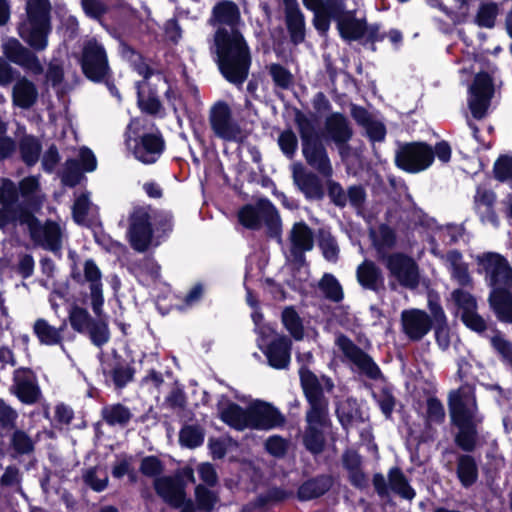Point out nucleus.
<instances>
[{
    "instance_id": "39448f33",
    "label": "nucleus",
    "mask_w": 512,
    "mask_h": 512,
    "mask_svg": "<svg viewBox=\"0 0 512 512\" xmlns=\"http://www.w3.org/2000/svg\"><path fill=\"white\" fill-rule=\"evenodd\" d=\"M295 124L300 135L302 154L307 165L323 177L330 178L333 174L332 164L314 123L304 113L297 110Z\"/></svg>"
},
{
    "instance_id": "bb28decb",
    "label": "nucleus",
    "mask_w": 512,
    "mask_h": 512,
    "mask_svg": "<svg viewBox=\"0 0 512 512\" xmlns=\"http://www.w3.org/2000/svg\"><path fill=\"white\" fill-rule=\"evenodd\" d=\"M241 14L238 5L232 0L218 1L212 8L209 25L215 27H226L227 29H239Z\"/></svg>"
},
{
    "instance_id": "9d476101",
    "label": "nucleus",
    "mask_w": 512,
    "mask_h": 512,
    "mask_svg": "<svg viewBox=\"0 0 512 512\" xmlns=\"http://www.w3.org/2000/svg\"><path fill=\"white\" fill-rule=\"evenodd\" d=\"M433 162V147L426 142L404 143L398 148L395 155L396 166L412 174L428 169Z\"/></svg>"
},
{
    "instance_id": "a19ab883",
    "label": "nucleus",
    "mask_w": 512,
    "mask_h": 512,
    "mask_svg": "<svg viewBox=\"0 0 512 512\" xmlns=\"http://www.w3.org/2000/svg\"><path fill=\"white\" fill-rule=\"evenodd\" d=\"M137 105L142 113L150 116H157L163 110L157 90L149 87L148 93L145 95L140 89V82L137 83Z\"/></svg>"
},
{
    "instance_id": "a211bd4d",
    "label": "nucleus",
    "mask_w": 512,
    "mask_h": 512,
    "mask_svg": "<svg viewBox=\"0 0 512 512\" xmlns=\"http://www.w3.org/2000/svg\"><path fill=\"white\" fill-rule=\"evenodd\" d=\"M156 494L170 507L179 509L186 497V482L183 475L162 476L154 480Z\"/></svg>"
},
{
    "instance_id": "c9c22d12",
    "label": "nucleus",
    "mask_w": 512,
    "mask_h": 512,
    "mask_svg": "<svg viewBox=\"0 0 512 512\" xmlns=\"http://www.w3.org/2000/svg\"><path fill=\"white\" fill-rule=\"evenodd\" d=\"M100 415L107 425L121 428H125L133 418L129 407L120 402L103 406Z\"/></svg>"
},
{
    "instance_id": "e2e57ef3",
    "label": "nucleus",
    "mask_w": 512,
    "mask_h": 512,
    "mask_svg": "<svg viewBox=\"0 0 512 512\" xmlns=\"http://www.w3.org/2000/svg\"><path fill=\"white\" fill-rule=\"evenodd\" d=\"M374 398L379 406L380 411L386 419H391L396 406V398L389 387H383Z\"/></svg>"
},
{
    "instance_id": "79ce46f5",
    "label": "nucleus",
    "mask_w": 512,
    "mask_h": 512,
    "mask_svg": "<svg viewBox=\"0 0 512 512\" xmlns=\"http://www.w3.org/2000/svg\"><path fill=\"white\" fill-rule=\"evenodd\" d=\"M33 333L38 341L46 346L61 345L63 335L60 334L56 327L50 325L47 320L38 318L33 325Z\"/></svg>"
},
{
    "instance_id": "393cba45",
    "label": "nucleus",
    "mask_w": 512,
    "mask_h": 512,
    "mask_svg": "<svg viewBox=\"0 0 512 512\" xmlns=\"http://www.w3.org/2000/svg\"><path fill=\"white\" fill-rule=\"evenodd\" d=\"M261 350L272 368L283 370L291 361L292 340L286 335H277Z\"/></svg>"
},
{
    "instance_id": "4be33fe9",
    "label": "nucleus",
    "mask_w": 512,
    "mask_h": 512,
    "mask_svg": "<svg viewBox=\"0 0 512 512\" xmlns=\"http://www.w3.org/2000/svg\"><path fill=\"white\" fill-rule=\"evenodd\" d=\"M402 331L412 342L422 340L432 329L430 315L421 309L403 310L401 313Z\"/></svg>"
},
{
    "instance_id": "09e8293b",
    "label": "nucleus",
    "mask_w": 512,
    "mask_h": 512,
    "mask_svg": "<svg viewBox=\"0 0 512 512\" xmlns=\"http://www.w3.org/2000/svg\"><path fill=\"white\" fill-rule=\"evenodd\" d=\"M37 211L38 210H33L27 206L24 202L18 209H15V219H17L21 225H27L30 236L34 241L40 238L41 230V222L34 215V212Z\"/></svg>"
},
{
    "instance_id": "9b49d317",
    "label": "nucleus",
    "mask_w": 512,
    "mask_h": 512,
    "mask_svg": "<svg viewBox=\"0 0 512 512\" xmlns=\"http://www.w3.org/2000/svg\"><path fill=\"white\" fill-rule=\"evenodd\" d=\"M378 261L384 264L389 276L396 279L402 287L415 289L419 285V266L410 255L392 252L389 255H382Z\"/></svg>"
},
{
    "instance_id": "c03bdc74",
    "label": "nucleus",
    "mask_w": 512,
    "mask_h": 512,
    "mask_svg": "<svg viewBox=\"0 0 512 512\" xmlns=\"http://www.w3.org/2000/svg\"><path fill=\"white\" fill-rule=\"evenodd\" d=\"M294 496L293 491L286 490L282 487H270L265 493H260L253 501V507L256 509H264L269 504H277L284 502Z\"/></svg>"
},
{
    "instance_id": "5fc2aeb1",
    "label": "nucleus",
    "mask_w": 512,
    "mask_h": 512,
    "mask_svg": "<svg viewBox=\"0 0 512 512\" xmlns=\"http://www.w3.org/2000/svg\"><path fill=\"white\" fill-rule=\"evenodd\" d=\"M10 437V447L18 455H28L34 452L35 443L32 438L22 429H13Z\"/></svg>"
},
{
    "instance_id": "2eb2a0df",
    "label": "nucleus",
    "mask_w": 512,
    "mask_h": 512,
    "mask_svg": "<svg viewBox=\"0 0 512 512\" xmlns=\"http://www.w3.org/2000/svg\"><path fill=\"white\" fill-rule=\"evenodd\" d=\"M469 109L475 119L485 117L494 95L493 79L488 72L477 73L469 88Z\"/></svg>"
},
{
    "instance_id": "0e129e2a",
    "label": "nucleus",
    "mask_w": 512,
    "mask_h": 512,
    "mask_svg": "<svg viewBox=\"0 0 512 512\" xmlns=\"http://www.w3.org/2000/svg\"><path fill=\"white\" fill-rule=\"evenodd\" d=\"M98 467H89L82 472V480L84 484L94 492H103L109 484L108 476L105 475L103 478L97 476Z\"/></svg>"
},
{
    "instance_id": "8fccbe9b",
    "label": "nucleus",
    "mask_w": 512,
    "mask_h": 512,
    "mask_svg": "<svg viewBox=\"0 0 512 512\" xmlns=\"http://www.w3.org/2000/svg\"><path fill=\"white\" fill-rule=\"evenodd\" d=\"M94 319L86 308L77 304H73L69 309L68 321L71 328L79 334H84Z\"/></svg>"
},
{
    "instance_id": "4d7b16f0",
    "label": "nucleus",
    "mask_w": 512,
    "mask_h": 512,
    "mask_svg": "<svg viewBox=\"0 0 512 512\" xmlns=\"http://www.w3.org/2000/svg\"><path fill=\"white\" fill-rule=\"evenodd\" d=\"M268 73L276 87L287 90L293 84V75L288 68L280 63H272L268 66Z\"/></svg>"
},
{
    "instance_id": "69168bd1",
    "label": "nucleus",
    "mask_w": 512,
    "mask_h": 512,
    "mask_svg": "<svg viewBox=\"0 0 512 512\" xmlns=\"http://www.w3.org/2000/svg\"><path fill=\"white\" fill-rule=\"evenodd\" d=\"M278 145L282 153L292 159L298 148V139L291 129L282 131L278 137Z\"/></svg>"
},
{
    "instance_id": "680f3d73",
    "label": "nucleus",
    "mask_w": 512,
    "mask_h": 512,
    "mask_svg": "<svg viewBox=\"0 0 512 512\" xmlns=\"http://www.w3.org/2000/svg\"><path fill=\"white\" fill-rule=\"evenodd\" d=\"M319 248L322 251L323 257L332 263H336L339 259V246L336 238L331 234H322L318 242Z\"/></svg>"
},
{
    "instance_id": "473e14b6",
    "label": "nucleus",
    "mask_w": 512,
    "mask_h": 512,
    "mask_svg": "<svg viewBox=\"0 0 512 512\" xmlns=\"http://www.w3.org/2000/svg\"><path fill=\"white\" fill-rule=\"evenodd\" d=\"M38 99L36 85L24 76H20L12 89V103L21 109H30Z\"/></svg>"
},
{
    "instance_id": "a878e982",
    "label": "nucleus",
    "mask_w": 512,
    "mask_h": 512,
    "mask_svg": "<svg viewBox=\"0 0 512 512\" xmlns=\"http://www.w3.org/2000/svg\"><path fill=\"white\" fill-rule=\"evenodd\" d=\"M284 21L290 42L297 46L306 38V22L303 12L295 0H285Z\"/></svg>"
},
{
    "instance_id": "de8ad7c7",
    "label": "nucleus",
    "mask_w": 512,
    "mask_h": 512,
    "mask_svg": "<svg viewBox=\"0 0 512 512\" xmlns=\"http://www.w3.org/2000/svg\"><path fill=\"white\" fill-rule=\"evenodd\" d=\"M281 320L285 329L296 341L304 338L303 321L294 306H287L283 309Z\"/></svg>"
},
{
    "instance_id": "4c0bfd02",
    "label": "nucleus",
    "mask_w": 512,
    "mask_h": 512,
    "mask_svg": "<svg viewBox=\"0 0 512 512\" xmlns=\"http://www.w3.org/2000/svg\"><path fill=\"white\" fill-rule=\"evenodd\" d=\"M387 477L389 491L391 490L407 500H412L416 496L414 488L409 484L407 477L400 467L394 466L390 468Z\"/></svg>"
},
{
    "instance_id": "58836bf2",
    "label": "nucleus",
    "mask_w": 512,
    "mask_h": 512,
    "mask_svg": "<svg viewBox=\"0 0 512 512\" xmlns=\"http://www.w3.org/2000/svg\"><path fill=\"white\" fill-rule=\"evenodd\" d=\"M290 241V249L310 251L314 245L313 231L304 221L296 222L290 232Z\"/></svg>"
},
{
    "instance_id": "c85d7f7f",
    "label": "nucleus",
    "mask_w": 512,
    "mask_h": 512,
    "mask_svg": "<svg viewBox=\"0 0 512 512\" xmlns=\"http://www.w3.org/2000/svg\"><path fill=\"white\" fill-rule=\"evenodd\" d=\"M334 478L330 474H319L302 482L296 492L299 501L318 499L331 490Z\"/></svg>"
},
{
    "instance_id": "6ab92c4d",
    "label": "nucleus",
    "mask_w": 512,
    "mask_h": 512,
    "mask_svg": "<svg viewBox=\"0 0 512 512\" xmlns=\"http://www.w3.org/2000/svg\"><path fill=\"white\" fill-rule=\"evenodd\" d=\"M324 128L327 138L335 143L340 155H347L350 150L349 141L353 137V129L347 117L334 112L326 118Z\"/></svg>"
},
{
    "instance_id": "f257e3e1",
    "label": "nucleus",
    "mask_w": 512,
    "mask_h": 512,
    "mask_svg": "<svg viewBox=\"0 0 512 512\" xmlns=\"http://www.w3.org/2000/svg\"><path fill=\"white\" fill-rule=\"evenodd\" d=\"M448 409L451 423L458 428L454 439L455 444L466 452L458 455L456 459V476L464 488H469L477 482L479 476L477 462L469 453L476 449L477 428L482 421L474 388L462 386L451 391L448 396Z\"/></svg>"
},
{
    "instance_id": "bf43d9fd",
    "label": "nucleus",
    "mask_w": 512,
    "mask_h": 512,
    "mask_svg": "<svg viewBox=\"0 0 512 512\" xmlns=\"http://www.w3.org/2000/svg\"><path fill=\"white\" fill-rule=\"evenodd\" d=\"M18 199V189L15 183L8 178L2 179L0 184V206L15 210Z\"/></svg>"
},
{
    "instance_id": "f704fd0d",
    "label": "nucleus",
    "mask_w": 512,
    "mask_h": 512,
    "mask_svg": "<svg viewBox=\"0 0 512 512\" xmlns=\"http://www.w3.org/2000/svg\"><path fill=\"white\" fill-rule=\"evenodd\" d=\"M336 417L344 430H348L353 422H363L362 411L354 397H348L336 403Z\"/></svg>"
},
{
    "instance_id": "ddd939ff",
    "label": "nucleus",
    "mask_w": 512,
    "mask_h": 512,
    "mask_svg": "<svg viewBox=\"0 0 512 512\" xmlns=\"http://www.w3.org/2000/svg\"><path fill=\"white\" fill-rule=\"evenodd\" d=\"M150 213L144 208L134 210L129 217L128 239L133 250L146 252L154 238Z\"/></svg>"
},
{
    "instance_id": "4468645a",
    "label": "nucleus",
    "mask_w": 512,
    "mask_h": 512,
    "mask_svg": "<svg viewBox=\"0 0 512 512\" xmlns=\"http://www.w3.org/2000/svg\"><path fill=\"white\" fill-rule=\"evenodd\" d=\"M210 127L216 137L224 141H236L241 134L239 124L233 119L229 104L219 100L209 111Z\"/></svg>"
},
{
    "instance_id": "1a4fd4ad",
    "label": "nucleus",
    "mask_w": 512,
    "mask_h": 512,
    "mask_svg": "<svg viewBox=\"0 0 512 512\" xmlns=\"http://www.w3.org/2000/svg\"><path fill=\"white\" fill-rule=\"evenodd\" d=\"M79 63L83 75L93 83L100 84L112 74L106 50L96 39L84 44Z\"/></svg>"
},
{
    "instance_id": "a18cd8bd",
    "label": "nucleus",
    "mask_w": 512,
    "mask_h": 512,
    "mask_svg": "<svg viewBox=\"0 0 512 512\" xmlns=\"http://www.w3.org/2000/svg\"><path fill=\"white\" fill-rule=\"evenodd\" d=\"M38 188L39 182L34 176L23 178L17 188L18 195L22 196L23 202L33 210H40L42 205L41 200L35 195Z\"/></svg>"
},
{
    "instance_id": "ea45409f",
    "label": "nucleus",
    "mask_w": 512,
    "mask_h": 512,
    "mask_svg": "<svg viewBox=\"0 0 512 512\" xmlns=\"http://www.w3.org/2000/svg\"><path fill=\"white\" fill-rule=\"evenodd\" d=\"M150 217L156 239L168 238L174 229L173 213L167 210L155 209Z\"/></svg>"
},
{
    "instance_id": "2f4dec72",
    "label": "nucleus",
    "mask_w": 512,
    "mask_h": 512,
    "mask_svg": "<svg viewBox=\"0 0 512 512\" xmlns=\"http://www.w3.org/2000/svg\"><path fill=\"white\" fill-rule=\"evenodd\" d=\"M342 0H337L341 2ZM304 7L313 12L312 24L318 34L322 37L329 32L330 3L334 0H302ZM336 2V0H335Z\"/></svg>"
},
{
    "instance_id": "3c124183",
    "label": "nucleus",
    "mask_w": 512,
    "mask_h": 512,
    "mask_svg": "<svg viewBox=\"0 0 512 512\" xmlns=\"http://www.w3.org/2000/svg\"><path fill=\"white\" fill-rule=\"evenodd\" d=\"M83 335H87L93 345L101 348L110 339L108 322L101 315L97 316Z\"/></svg>"
},
{
    "instance_id": "7ed1b4c3",
    "label": "nucleus",
    "mask_w": 512,
    "mask_h": 512,
    "mask_svg": "<svg viewBox=\"0 0 512 512\" xmlns=\"http://www.w3.org/2000/svg\"><path fill=\"white\" fill-rule=\"evenodd\" d=\"M210 52L225 80L237 86L247 80L252 57L240 29L218 27L213 35Z\"/></svg>"
},
{
    "instance_id": "20e7f679",
    "label": "nucleus",
    "mask_w": 512,
    "mask_h": 512,
    "mask_svg": "<svg viewBox=\"0 0 512 512\" xmlns=\"http://www.w3.org/2000/svg\"><path fill=\"white\" fill-rule=\"evenodd\" d=\"M298 373L300 385L309 406L305 415L307 427L303 435V444L307 451L317 455L325 448L322 428L330 425L329 400L323 394L318 377L306 365H302Z\"/></svg>"
},
{
    "instance_id": "774afa93",
    "label": "nucleus",
    "mask_w": 512,
    "mask_h": 512,
    "mask_svg": "<svg viewBox=\"0 0 512 512\" xmlns=\"http://www.w3.org/2000/svg\"><path fill=\"white\" fill-rule=\"evenodd\" d=\"M493 173L496 180L506 182L512 179V157L500 156L493 165Z\"/></svg>"
},
{
    "instance_id": "864d4df0",
    "label": "nucleus",
    "mask_w": 512,
    "mask_h": 512,
    "mask_svg": "<svg viewBox=\"0 0 512 512\" xmlns=\"http://www.w3.org/2000/svg\"><path fill=\"white\" fill-rule=\"evenodd\" d=\"M204 438V431L198 425H184L179 432V443L189 449L201 446Z\"/></svg>"
},
{
    "instance_id": "72a5a7b5",
    "label": "nucleus",
    "mask_w": 512,
    "mask_h": 512,
    "mask_svg": "<svg viewBox=\"0 0 512 512\" xmlns=\"http://www.w3.org/2000/svg\"><path fill=\"white\" fill-rule=\"evenodd\" d=\"M217 407L220 420L229 427L237 431H243L249 428V406L247 408H243L235 402L228 401L225 408L221 409L220 403Z\"/></svg>"
},
{
    "instance_id": "f8f14e48",
    "label": "nucleus",
    "mask_w": 512,
    "mask_h": 512,
    "mask_svg": "<svg viewBox=\"0 0 512 512\" xmlns=\"http://www.w3.org/2000/svg\"><path fill=\"white\" fill-rule=\"evenodd\" d=\"M336 345L343 355L352 362L362 374L371 380L382 378V372L373 358L356 345L347 335L341 333L336 338Z\"/></svg>"
},
{
    "instance_id": "c756f323",
    "label": "nucleus",
    "mask_w": 512,
    "mask_h": 512,
    "mask_svg": "<svg viewBox=\"0 0 512 512\" xmlns=\"http://www.w3.org/2000/svg\"><path fill=\"white\" fill-rule=\"evenodd\" d=\"M488 302L500 322L512 324V287L491 289Z\"/></svg>"
},
{
    "instance_id": "6e6d98bb",
    "label": "nucleus",
    "mask_w": 512,
    "mask_h": 512,
    "mask_svg": "<svg viewBox=\"0 0 512 512\" xmlns=\"http://www.w3.org/2000/svg\"><path fill=\"white\" fill-rule=\"evenodd\" d=\"M195 502L198 510L202 512H211L217 504L219 497L217 493L210 490L203 484L195 487Z\"/></svg>"
},
{
    "instance_id": "cd10ccee",
    "label": "nucleus",
    "mask_w": 512,
    "mask_h": 512,
    "mask_svg": "<svg viewBox=\"0 0 512 512\" xmlns=\"http://www.w3.org/2000/svg\"><path fill=\"white\" fill-rule=\"evenodd\" d=\"M84 277L87 282L90 283V297L91 307L96 316H100L103 313V285H102V273L95 263L94 260L88 259L84 263Z\"/></svg>"
},
{
    "instance_id": "0eeeda50",
    "label": "nucleus",
    "mask_w": 512,
    "mask_h": 512,
    "mask_svg": "<svg viewBox=\"0 0 512 512\" xmlns=\"http://www.w3.org/2000/svg\"><path fill=\"white\" fill-rule=\"evenodd\" d=\"M477 273L484 275L491 289L512 287V267L505 256L497 252H484L476 256Z\"/></svg>"
},
{
    "instance_id": "f03ea898",
    "label": "nucleus",
    "mask_w": 512,
    "mask_h": 512,
    "mask_svg": "<svg viewBox=\"0 0 512 512\" xmlns=\"http://www.w3.org/2000/svg\"><path fill=\"white\" fill-rule=\"evenodd\" d=\"M51 9L49 0L26 1V18L18 24L17 31L31 49L22 45L16 38H9L2 45L6 60L35 75L43 73V66L34 51H43L48 46V36L52 30Z\"/></svg>"
},
{
    "instance_id": "6e6552de",
    "label": "nucleus",
    "mask_w": 512,
    "mask_h": 512,
    "mask_svg": "<svg viewBox=\"0 0 512 512\" xmlns=\"http://www.w3.org/2000/svg\"><path fill=\"white\" fill-rule=\"evenodd\" d=\"M329 27L331 21L336 24V29L340 38L346 42L359 41L364 38L367 32V20L365 18H357L356 10L346 9V0L341 2L330 3Z\"/></svg>"
},
{
    "instance_id": "b1692460",
    "label": "nucleus",
    "mask_w": 512,
    "mask_h": 512,
    "mask_svg": "<svg viewBox=\"0 0 512 512\" xmlns=\"http://www.w3.org/2000/svg\"><path fill=\"white\" fill-rule=\"evenodd\" d=\"M293 181L306 200L321 201L325 196L324 185L314 172L307 171L301 165L293 169Z\"/></svg>"
},
{
    "instance_id": "338daca9",
    "label": "nucleus",
    "mask_w": 512,
    "mask_h": 512,
    "mask_svg": "<svg viewBox=\"0 0 512 512\" xmlns=\"http://www.w3.org/2000/svg\"><path fill=\"white\" fill-rule=\"evenodd\" d=\"M451 296L455 305L461 309L462 312L477 310L476 298L470 292L458 288L452 292Z\"/></svg>"
},
{
    "instance_id": "f3484780",
    "label": "nucleus",
    "mask_w": 512,
    "mask_h": 512,
    "mask_svg": "<svg viewBox=\"0 0 512 512\" xmlns=\"http://www.w3.org/2000/svg\"><path fill=\"white\" fill-rule=\"evenodd\" d=\"M10 392L22 404L34 405L42 398V391L35 372L29 367L14 370Z\"/></svg>"
},
{
    "instance_id": "37998d69",
    "label": "nucleus",
    "mask_w": 512,
    "mask_h": 512,
    "mask_svg": "<svg viewBox=\"0 0 512 512\" xmlns=\"http://www.w3.org/2000/svg\"><path fill=\"white\" fill-rule=\"evenodd\" d=\"M43 240L42 246L52 252H58L62 246V233L60 225L52 220H47L41 225L40 238Z\"/></svg>"
},
{
    "instance_id": "7c9ffc66",
    "label": "nucleus",
    "mask_w": 512,
    "mask_h": 512,
    "mask_svg": "<svg viewBox=\"0 0 512 512\" xmlns=\"http://www.w3.org/2000/svg\"><path fill=\"white\" fill-rule=\"evenodd\" d=\"M357 281L366 290L379 293L385 290L381 269L371 260H364L356 270Z\"/></svg>"
},
{
    "instance_id": "49530a36",
    "label": "nucleus",
    "mask_w": 512,
    "mask_h": 512,
    "mask_svg": "<svg viewBox=\"0 0 512 512\" xmlns=\"http://www.w3.org/2000/svg\"><path fill=\"white\" fill-rule=\"evenodd\" d=\"M318 289L329 301L339 303L344 299L343 288L338 279L331 273L323 274L318 282Z\"/></svg>"
},
{
    "instance_id": "dca6fc26",
    "label": "nucleus",
    "mask_w": 512,
    "mask_h": 512,
    "mask_svg": "<svg viewBox=\"0 0 512 512\" xmlns=\"http://www.w3.org/2000/svg\"><path fill=\"white\" fill-rule=\"evenodd\" d=\"M249 429L269 431L283 427L285 415L272 403L255 400L249 404Z\"/></svg>"
},
{
    "instance_id": "603ef678",
    "label": "nucleus",
    "mask_w": 512,
    "mask_h": 512,
    "mask_svg": "<svg viewBox=\"0 0 512 512\" xmlns=\"http://www.w3.org/2000/svg\"><path fill=\"white\" fill-rule=\"evenodd\" d=\"M379 238L374 239L373 243L377 252V260L381 259L382 255H389L385 249L393 248L397 243V235L393 228L388 224L382 223L379 225Z\"/></svg>"
},
{
    "instance_id": "052dcab7",
    "label": "nucleus",
    "mask_w": 512,
    "mask_h": 512,
    "mask_svg": "<svg viewBox=\"0 0 512 512\" xmlns=\"http://www.w3.org/2000/svg\"><path fill=\"white\" fill-rule=\"evenodd\" d=\"M164 464L159 457L149 455L142 458L139 466V472L148 478H160L164 471Z\"/></svg>"
},
{
    "instance_id": "e433bc0d",
    "label": "nucleus",
    "mask_w": 512,
    "mask_h": 512,
    "mask_svg": "<svg viewBox=\"0 0 512 512\" xmlns=\"http://www.w3.org/2000/svg\"><path fill=\"white\" fill-rule=\"evenodd\" d=\"M18 149L21 161L27 167L35 166L41 156L42 143L40 140L31 134L23 135L18 142Z\"/></svg>"
},
{
    "instance_id": "412c9836",
    "label": "nucleus",
    "mask_w": 512,
    "mask_h": 512,
    "mask_svg": "<svg viewBox=\"0 0 512 512\" xmlns=\"http://www.w3.org/2000/svg\"><path fill=\"white\" fill-rule=\"evenodd\" d=\"M134 157L143 164H154L165 151V140L160 132L143 133L134 139Z\"/></svg>"
},
{
    "instance_id": "5701e85b",
    "label": "nucleus",
    "mask_w": 512,
    "mask_h": 512,
    "mask_svg": "<svg viewBox=\"0 0 512 512\" xmlns=\"http://www.w3.org/2000/svg\"><path fill=\"white\" fill-rule=\"evenodd\" d=\"M102 372L106 378H109L116 389H123L133 381L135 368L133 361H127L115 349L111 353V358L102 363Z\"/></svg>"
},
{
    "instance_id": "423d86ee",
    "label": "nucleus",
    "mask_w": 512,
    "mask_h": 512,
    "mask_svg": "<svg viewBox=\"0 0 512 512\" xmlns=\"http://www.w3.org/2000/svg\"><path fill=\"white\" fill-rule=\"evenodd\" d=\"M238 221L246 229L258 231L264 224L267 236L280 238L282 224L278 210L268 199H261L256 205L245 204L238 211Z\"/></svg>"
},
{
    "instance_id": "13d9d810",
    "label": "nucleus",
    "mask_w": 512,
    "mask_h": 512,
    "mask_svg": "<svg viewBox=\"0 0 512 512\" xmlns=\"http://www.w3.org/2000/svg\"><path fill=\"white\" fill-rule=\"evenodd\" d=\"M83 170L77 159L69 158L65 162V168L62 175V183L70 188L76 187L83 178Z\"/></svg>"
},
{
    "instance_id": "aec40b11",
    "label": "nucleus",
    "mask_w": 512,
    "mask_h": 512,
    "mask_svg": "<svg viewBox=\"0 0 512 512\" xmlns=\"http://www.w3.org/2000/svg\"><path fill=\"white\" fill-rule=\"evenodd\" d=\"M497 194L486 186L478 185L473 196V211L482 224L497 228L500 225L496 210Z\"/></svg>"
}]
</instances>
